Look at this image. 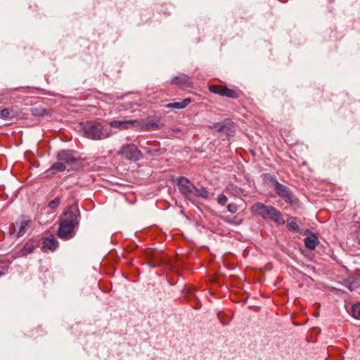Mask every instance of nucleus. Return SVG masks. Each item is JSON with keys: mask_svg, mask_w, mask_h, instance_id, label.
<instances>
[{"mask_svg": "<svg viewBox=\"0 0 360 360\" xmlns=\"http://www.w3.org/2000/svg\"><path fill=\"white\" fill-rule=\"evenodd\" d=\"M80 126L84 136L92 140L105 139L113 134L110 128L97 121L82 122Z\"/></svg>", "mask_w": 360, "mask_h": 360, "instance_id": "f257e3e1", "label": "nucleus"}, {"mask_svg": "<svg viewBox=\"0 0 360 360\" xmlns=\"http://www.w3.org/2000/svg\"><path fill=\"white\" fill-rule=\"evenodd\" d=\"M252 212L254 214L261 216L263 219H271L278 224L284 222L281 214L276 208L267 206L262 202H257L252 206Z\"/></svg>", "mask_w": 360, "mask_h": 360, "instance_id": "f03ea898", "label": "nucleus"}, {"mask_svg": "<svg viewBox=\"0 0 360 360\" xmlns=\"http://www.w3.org/2000/svg\"><path fill=\"white\" fill-rule=\"evenodd\" d=\"M117 154L133 161L139 160L142 157L140 150L133 143L123 145L117 152Z\"/></svg>", "mask_w": 360, "mask_h": 360, "instance_id": "7ed1b4c3", "label": "nucleus"}, {"mask_svg": "<svg viewBox=\"0 0 360 360\" xmlns=\"http://www.w3.org/2000/svg\"><path fill=\"white\" fill-rule=\"evenodd\" d=\"M111 128L118 131L136 129L140 126V122L136 120H114L109 122Z\"/></svg>", "mask_w": 360, "mask_h": 360, "instance_id": "20e7f679", "label": "nucleus"}, {"mask_svg": "<svg viewBox=\"0 0 360 360\" xmlns=\"http://www.w3.org/2000/svg\"><path fill=\"white\" fill-rule=\"evenodd\" d=\"M32 221L28 217H23L13 224V234L16 237L25 235L30 229Z\"/></svg>", "mask_w": 360, "mask_h": 360, "instance_id": "39448f33", "label": "nucleus"}, {"mask_svg": "<svg viewBox=\"0 0 360 360\" xmlns=\"http://www.w3.org/2000/svg\"><path fill=\"white\" fill-rule=\"evenodd\" d=\"M271 181L274 185L276 193L286 202L292 204L293 202V195L290 189L287 186L280 184L275 178H271Z\"/></svg>", "mask_w": 360, "mask_h": 360, "instance_id": "423d86ee", "label": "nucleus"}, {"mask_svg": "<svg viewBox=\"0 0 360 360\" xmlns=\"http://www.w3.org/2000/svg\"><path fill=\"white\" fill-rule=\"evenodd\" d=\"M177 186L179 190L184 196L188 197L192 195L195 186L188 179L184 176L179 178Z\"/></svg>", "mask_w": 360, "mask_h": 360, "instance_id": "0eeeda50", "label": "nucleus"}, {"mask_svg": "<svg viewBox=\"0 0 360 360\" xmlns=\"http://www.w3.org/2000/svg\"><path fill=\"white\" fill-rule=\"evenodd\" d=\"M79 221V213L78 210L72 211L68 210L60 218V221L77 226Z\"/></svg>", "mask_w": 360, "mask_h": 360, "instance_id": "6e6552de", "label": "nucleus"}, {"mask_svg": "<svg viewBox=\"0 0 360 360\" xmlns=\"http://www.w3.org/2000/svg\"><path fill=\"white\" fill-rule=\"evenodd\" d=\"M75 226L65 224L62 221L59 223V229L58 230V236L63 240H68L73 236V231Z\"/></svg>", "mask_w": 360, "mask_h": 360, "instance_id": "1a4fd4ad", "label": "nucleus"}, {"mask_svg": "<svg viewBox=\"0 0 360 360\" xmlns=\"http://www.w3.org/2000/svg\"><path fill=\"white\" fill-rule=\"evenodd\" d=\"M209 127L218 132H224L230 135L231 133L233 132L232 128H233V123L229 120H226L221 123H216Z\"/></svg>", "mask_w": 360, "mask_h": 360, "instance_id": "9d476101", "label": "nucleus"}, {"mask_svg": "<svg viewBox=\"0 0 360 360\" xmlns=\"http://www.w3.org/2000/svg\"><path fill=\"white\" fill-rule=\"evenodd\" d=\"M58 161H62L65 164L72 165L78 161V159L74 155L72 151L62 150L57 155Z\"/></svg>", "mask_w": 360, "mask_h": 360, "instance_id": "9b49d317", "label": "nucleus"}, {"mask_svg": "<svg viewBox=\"0 0 360 360\" xmlns=\"http://www.w3.org/2000/svg\"><path fill=\"white\" fill-rule=\"evenodd\" d=\"M160 120L155 117H148L143 123H140V126L136 129L142 131H148L151 129H157L159 128Z\"/></svg>", "mask_w": 360, "mask_h": 360, "instance_id": "f8f14e48", "label": "nucleus"}, {"mask_svg": "<svg viewBox=\"0 0 360 360\" xmlns=\"http://www.w3.org/2000/svg\"><path fill=\"white\" fill-rule=\"evenodd\" d=\"M42 248L50 250H54L58 245V242L53 236L43 237L41 241Z\"/></svg>", "mask_w": 360, "mask_h": 360, "instance_id": "ddd939ff", "label": "nucleus"}, {"mask_svg": "<svg viewBox=\"0 0 360 360\" xmlns=\"http://www.w3.org/2000/svg\"><path fill=\"white\" fill-rule=\"evenodd\" d=\"M172 83L178 84L182 88H188L191 86L190 78L186 75L184 74L172 78Z\"/></svg>", "mask_w": 360, "mask_h": 360, "instance_id": "4468645a", "label": "nucleus"}, {"mask_svg": "<svg viewBox=\"0 0 360 360\" xmlns=\"http://www.w3.org/2000/svg\"><path fill=\"white\" fill-rule=\"evenodd\" d=\"M191 103V100L189 98H184L181 102L169 103L166 105L167 108H175V109H183L188 105Z\"/></svg>", "mask_w": 360, "mask_h": 360, "instance_id": "2eb2a0df", "label": "nucleus"}, {"mask_svg": "<svg viewBox=\"0 0 360 360\" xmlns=\"http://www.w3.org/2000/svg\"><path fill=\"white\" fill-rule=\"evenodd\" d=\"M318 243V238L314 234H311L304 238L305 246L309 250H314Z\"/></svg>", "mask_w": 360, "mask_h": 360, "instance_id": "dca6fc26", "label": "nucleus"}, {"mask_svg": "<svg viewBox=\"0 0 360 360\" xmlns=\"http://www.w3.org/2000/svg\"><path fill=\"white\" fill-rule=\"evenodd\" d=\"M35 249V245L33 242H27L23 248L20 250L19 256H27L31 254Z\"/></svg>", "mask_w": 360, "mask_h": 360, "instance_id": "f3484780", "label": "nucleus"}, {"mask_svg": "<svg viewBox=\"0 0 360 360\" xmlns=\"http://www.w3.org/2000/svg\"><path fill=\"white\" fill-rule=\"evenodd\" d=\"M192 195H194L197 198L207 199L208 198V191L205 188L202 187L200 188H198L195 186H194V189H193Z\"/></svg>", "mask_w": 360, "mask_h": 360, "instance_id": "a211bd4d", "label": "nucleus"}, {"mask_svg": "<svg viewBox=\"0 0 360 360\" xmlns=\"http://www.w3.org/2000/svg\"><path fill=\"white\" fill-rule=\"evenodd\" d=\"M287 223H288V227L289 228L290 230L295 231V232L299 231V226L297 224V221H296L295 218L289 219L288 220Z\"/></svg>", "mask_w": 360, "mask_h": 360, "instance_id": "6ab92c4d", "label": "nucleus"}, {"mask_svg": "<svg viewBox=\"0 0 360 360\" xmlns=\"http://www.w3.org/2000/svg\"><path fill=\"white\" fill-rule=\"evenodd\" d=\"M66 169L65 163L62 161H58L56 163H54L51 167V169L55 172H63Z\"/></svg>", "mask_w": 360, "mask_h": 360, "instance_id": "aec40b11", "label": "nucleus"}, {"mask_svg": "<svg viewBox=\"0 0 360 360\" xmlns=\"http://www.w3.org/2000/svg\"><path fill=\"white\" fill-rule=\"evenodd\" d=\"M352 314L354 318L360 319V302H357L352 306Z\"/></svg>", "mask_w": 360, "mask_h": 360, "instance_id": "412c9836", "label": "nucleus"}, {"mask_svg": "<svg viewBox=\"0 0 360 360\" xmlns=\"http://www.w3.org/2000/svg\"><path fill=\"white\" fill-rule=\"evenodd\" d=\"M224 96L231 98H236L238 97V94L236 91L226 87Z\"/></svg>", "mask_w": 360, "mask_h": 360, "instance_id": "4be33fe9", "label": "nucleus"}, {"mask_svg": "<svg viewBox=\"0 0 360 360\" xmlns=\"http://www.w3.org/2000/svg\"><path fill=\"white\" fill-rule=\"evenodd\" d=\"M15 89H4L0 92V103L3 102L4 100L8 99V95L11 94L12 91H15Z\"/></svg>", "mask_w": 360, "mask_h": 360, "instance_id": "5701e85b", "label": "nucleus"}, {"mask_svg": "<svg viewBox=\"0 0 360 360\" xmlns=\"http://www.w3.org/2000/svg\"><path fill=\"white\" fill-rule=\"evenodd\" d=\"M60 198H56L54 200H51L49 202V207L51 209H55L60 205Z\"/></svg>", "mask_w": 360, "mask_h": 360, "instance_id": "b1692460", "label": "nucleus"}, {"mask_svg": "<svg viewBox=\"0 0 360 360\" xmlns=\"http://www.w3.org/2000/svg\"><path fill=\"white\" fill-rule=\"evenodd\" d=\"M228 198L224 194H221L217 197V202L221 205H224L227 202Z\"/></svg>", "mask_w": 360, "mask_h": 360, "instance_id": "393cba45", "label": "nucleus"}, {"mask_svg": "<svg viewBox=\"0 0 360 360\" xmlns=\"http://www.w3.org/2000/svg\"><path fill=\"white\" fill-rule=\"evenodd\" d=\"M0 116L4 118H10L11 112L8 108H4L0 110Z\"/></svg>", "mask_w": 360, "mask_h": 360, "instance_id": "a878e982", "label": "nucleus"}, {"mask_svg": "<svg viewBox=\"0 0 360 360\" xmlns=\"http://www.w3.org/2000/svg\"><path fill=\"white\" fill-rule=\"evenodd\" d=\"M227 210L229 212L234 214L238 211V206L236 204H229L227 207Z\"/></svg>", "mask_w": 360, "mask_h": 360, "instance_id": "bb28decb", "label": "nucleus"}, {"mask_svg": "<svg viewBox=\"0 0 360 360\" xmlns=\"http://www.w3.org/2000/svg\"><path fill=\"white\" fill-rule=\"evenodd\" d=\"M222 86L219 85H212L210 86V90L212 93L217 94V91H219V90L221 89Z\"/></svg>", "mask_w": 360, "mask_h": 360, "instance_id": "cd10ccee", "label": "nucleus"}, {"mask_svg": "<svg viewBox=\"0 0 360 360\" xmlns=\"http://www.w3.org/2000/svg\"><path fill=\"white\" fill-rule=\"evenodd\" d=\"M7 271V266L4 263L0 262V276L5 274Z\"/></svg>", "mask_w": 360, "mask_h": 360, "instance_id": "c85d7f7f", "label": "nucleus"}, {"mask_svg": "<svg viewBox=\"0 0 360 360\" xmlns=\"http://www.w3.org/2000/svg\"><path fill=\"white\" fill-rule=\"evenodd\" d=\"M226 86H222L219 91H217V94L224 96Z\"/></svg>", "mask_w": 360, "mask_h": 360, "instance_id": "c756f323", "label": "nucleus"}, {"mask_svg": "<svg viewBox=\"0 0 360 360\" xmlns=\"http://www.w3.org/2000/svg\"><path fill=\"white\" fill-rule=\"evenodd\" d=\"M229 189H232L233 192L237 195L240 193V189L237 187H234L233 186H231Z\"/></svg>", "mask_w": 360, "mask_h": 360, "instance_id": "7c9ffc66", "label": "nucleus"}, {"mask_svg": "<svg viewBox=\"0 0 360 360\" xmlns=\"http://www.w3.org/2000/svg\"><path fill=\"white\" fill-rule=\"evenodd\" d=\"M349 290H354V288H353L351 285L349 287Z\"/></svg>", "mask_w": 360, "mask_h": 360, "instance_id": "2f4dec72", "label": "nucleus"}]
</instances>
